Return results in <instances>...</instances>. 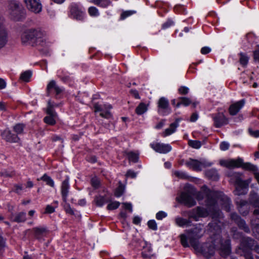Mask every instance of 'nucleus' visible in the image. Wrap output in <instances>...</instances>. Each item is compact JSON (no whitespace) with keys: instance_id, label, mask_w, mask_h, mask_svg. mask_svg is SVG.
Masks as SVG:
<instances>
[{"instance_id":"nucleus-6","label":"nucleus","mask_w":259,"mask_h":259,"mask_svg":"<svg viewBox=\"0 0 259 259\" xmlns=\"http://www.w3.org/2000/svg\"><path fill=\"white\" fill-rule=\"evenodd\" d=\"M185 164L187 167L195 171H200L204 168L211 166L212 163L204 158L199 160L189 158L186 162Z\"/></svg>"},{"instance_id":"nucleus-54","label":"nucleus","mask_w":259,"mask_h":259,"mask_svg":"<svg viewBox=\"0 0 259 259\" xmlns=\"http://www.w3.org/2000/svg\"><path fill=\"white\" fill-rule=\"evenodd\" d=\"M65 209L67 213H68L71 214H74V211L73 209L71 208L69 204H66L65 207Z\"/></svg>"},{"instance_id":"nucleus-32","label":"nucleus","mask_w":259,"mask_h":259,"mask_svg":"<svg viewBox=\"0 0 259 259\" xmlns=\"http://www.w3.org/2000/svg\"><path fill=\"white\" fill-rule=\"evenodd\" d=\"M240 59L239 62L241 65L243 66H246L248 62L249 57L246 54L240 53L239 54Z\"/></svg>"},{"instance_id":"nucleus-58","label":"nucleus","mask_w":259,"mask_h":259,"mask_svg":"<svg viewBox=\"0 0 259 259\" xmlns=\"http://www.w3.org/2000/svg\"><path fill=\"white\" fill-rule=\"evenodd\" d=\"M55 211V208L50 205H48L46 207V213H53V212H54Z\"/></svg>"},{"instance_id":"nucleus-35","label":"nucleus","mask_w":259,"mask_h":259,"mask_svg":"<svg viewBox=\"0 0 259 259\" xmlns=\"http://www.w3.org/2000/svg\"><path fill=\"white\" fill-rule=\"evenodd\" d=\"M40 180L45 181L48 185H49L52 187H54V182L53 180L50 177L47 176V175L45 174L40 178Z\"/></svg>"},{"instance_id":"nucleus-24","label":"nucleus","mask_w":259,"mask_h":259,"mask_svg":"<svg viewBox=\"0 0 259 259\" xmlns=\"http://www.w3.org/2000/svg\"><path fill=\"white\" fill-rule=\"evenodd\" d=\"M32 230L35 237L37 239H39L44 236L48 232L47 228L44 227H35L33 228Z\"/></svg>"},{"instance_id":"nucleus-34","label":"nucleus","mask_w":259,"mask_h":259,"mask_svg":"<svg viewBox=\"0 0 259 259\" xmlns=\"http://www.w3.org/2000/svg\"><path fill=\"white\" fill-rule=\"evenodd\" d=\"M25 125L22 123H18L13 127L14 131L17 134H21L23 133Z\"/></svg>"},{"instance_id":"nucleus-7","label":"nucleus","mask_w":259,"mask_h":259,"mask_svg":"<svg viewBox=\"0 0 259 259\" xmlns=\"http://www.w3.org/2000/svg\"><path fill=\"white\" fill-rule=\"evenodd\" d=\"M158 112L162 116H165L171 113V109L169 106L168 100L161 97L158 102Z\"/></svg>"},{"instance_id":"nucleus-4","label":"nucleus","mask_w":259,"mask_h":259,"mask_svg":"<svg viewBox=\"0 0 259 259\" xmlns=\"http://www.w3.org/2000/svg\"><path fill=\"white\" fill-rule=\"evenodd\" d=\"M220 164L229 168L242 167V168L253 171L254 173L257 171L256 166L249 162L244 163L243 159L241 158H238L236 159L221 160Z\"/></svg>"},{"instance_id":"nucleus-25","label":"nucleus","mask_w":259,"mask_h":259,"mask_svg":"<svg viewBox=\"0 0 259 259\" xmlns=\"http://www.w3.org/2000/svg\"><path fill=\"white\" fill-rule=\"evenodd\" d=\"M250 201L255 207L258 208L254 210L253 213L254 215L259 214V197L256 194H254L250 196Z\"/></svg>"},{"instance_id":"nucleus-27","label":"nucleus","mask_w":259,"mask_h":259,"mask_svg":"<svg viewBox=\"0 0 259 259\" xmlns=\"http://www.w3.org/2000/svg\"><path fill=\"white\" fill-rule=\"evenodd\" d=\"M189 219H185L181 217H177L175 219L176 224L179 227H184L185 226H191V221Z\"/></svg>"},{"instance_id":"nucleus-9","label":"nucleus","mask_w":259,"mask_h":259,"mask_svg":"<svg viewBox=\"0 0 259 259\" xmlns=\"http://www.w3.org/2000/svg\"><path fill=\"white\" fill-rule=\"evenodd\" d=\"M46 112L48 115L44 119V122L48 124L53 125L56 124V119L57 118V114L51 105L50 102H48V107Z\"/></svg>"},{"instance_id":"nucleus-56","label":"nucleus","mask_w":259,"mask_h":259,"mask_svg":"<svg viewBox=\"0 0 259 259\" xmlns=\"http://www.w3.org/2000/svg\"><path fill=\"white\" fill-rule=\"evenodd\" d=\"M126 176L134 178L137 176V174L132 170H129L127 171Z\"/></svg>"},{"instance_id":"nucleus-3","label":"nucleus","mask_w":259,"mask_h":259,"mask_svg":"<svg viewBox=\"0 0 259 259\" xmlns=\"http://www.w3.org/2000/svg\"><path fill=\"white\" fill-rule=\"evenodd\" d=\"M44 33L39 29H29L23 33L21 41L23 44L32 43L35 45H42L45 40Z\"/></svg>"},{"instance_id":"nucleus-13","label":"nucleus","mask_w":259,"mask_h":259,"mask_svg":"<svg viewBox=\"0 0 259 259\" xmlns=\"http://www.w3.org/2000/svg\"><path fill=\"white\" fill-rule=\"evenodd\" d=\"M179 200L189 207L194 206L196 203L194 198L189 194L186 192H182L181 193Z\"/></svg>"},{"instance_id":"nucleus-49","label":"nucleus","mask_w":259,"mask_h":259,"mask_svg":"<svg viewBox=\"0 0 259 259\" xmlns=\"http://www.w3.org/2000/svg\"><path fill=\"white\" fill-rule=\"evenodd\" d=\"M91 183L94 188H97L99 186L100 182L98 179L94 178L91 180Z\"/></svg>"},{"instance_id":"nucleus-63","label":"nucleus","mask_w":259,"mask_h":259,"mask_svg":"<svg viewBox=\"0 0 259 259\" xmlns=\"http://www.w3.org/2000/svg\"><path fill=\"white\" fill-rule=\"evenodd\" d=\"M6 86V83L5 81L3 79L0 78V89H3L5 88Z\"/></svg>"},{"instance_id":"nucleus-38","label":"nucleus","mask_w":259,"mask_h":259,"mask_svg":"<svg viewBox=\"0 0 259 259\" xmlns=\"http://www.w3.org/2000/svg\"><path fill=\"white\" fill-rule=\"evenodd\" d=\"M174 175L177 178L181 179H187L188 176L187 174L182 171L176 170L173 172Z\"/></svg>"},{"instance_id":"nucleus-40","label":"nucleus","mask_w":259,"mask_h":259,"mask_svg":"<svg viewBox=\"0 0 259 259\" xmlns=\"http://www.w3.org/2000/svg\"><path fill=\"white\" fill-rule=\"evenodd\" d=\"M127 156L130 161L134 162H136L138 161L139 158L138 154L134 152H131L127 153Z\"/></svg>"},{"instance_id":"nucleus-16","label":"nucleus","mask_w":259,"mask_h":259,"mask_svg":"<svg viewBox=\"0 0 259 259\" xmlns=\"http://www.w3.org/2000/svg\"><path fill=\"white\" fill-rule=\"evenodd\" d=\"M231 219L234 221L237 224L239 227L244 230L245 232H248L249 229L244 220H242L240 217L236 213H232L230 215Z\"/></svg>"},{"instance_id":"nucleus-62","label":"nucleus","mask_w":259,"mask_h":259,"mask_svg":"<svg viewBox=\"0 0 259 259\" xmlns=\"http://www.w3.org/2000/svg\"><path fill=\"white\" fill-rule=\"evenodd\" d=\"M165 120H162L161 121H160L156 126L155 128L157 129L161 128L163 125L164 124Z\"/></svg>"},{"instance_id":"nucleus-64","label":"nucleus","mask_w":259,"mask_h":259,"mask_svg":"<svg viewBox=\"0 0 259 259\" xmlns=\"http://www.w3.org/2000/svg\"><path fill=\"white\" fill-rule=\"evenodd\" d=\"M141 221V219L139 217H135L133 219V223L135 224L138 225L139 224Z\"/></svg>"},{"instance_id":"nucleus-51","label":"nucleus","mask_w":259,"mask_h":259,"mask_svg":"<svg viewBox=\"0 0 259 259\" xmlns=\"http://www.w3.org/2000/svg\"><path fill=\"white\" fill-rule=\"evenodd\" d=\"M14 188V192L17 194H19L20 191L23 189V186L22 184L15 185Z\"/></svg>"},{"instance_id":"nucleus-14","label":"nucleus","mask_w":259,"mask_h":259,"mask_svg":"<svg viewBox=\"0 0 259 259\" xmlns=\"http://www.w3.org/2000/svg\"><path fill=\"white\" fill-rule=\"evenodd\" d=\"M241 245L247 248L254 249L257 253H259V245H256L255 241L249 237L242 239Z\"/></svg>"},{"instance_id":"nucleus-12","label":"nucleus","mask_w":259,"mask_h":259,"mask_svg":"<svg viewBox=\"0 0 259 259\" xmlns=\"http://www.w3.org/2000/svg\"><path fill=\"white\" fill-rule=\"evenodd\" d=\"M150 147L155 152L162 154H166L170 152L172 149L169 144L158 142H153L151 143Z\"/></svg>"},{"instance_id":"nucleus-10","label":"nucleus","mask_w":259,"mask_h":259,"mask_svg":"<svg viewBox=\"0 0 259 259\" xmlns=\"http://www.w3.org/2000/svg\"><path fill=\"white\" fill-rule=\"evenodd\" d=\"M95 112H100V115L104 118H109L111 117V113L110 110L112 108V106L110 104H104L103 106L97 103L94 104Z\"/></svg>"},{"instance_id":"nucleus-21","label":"nucleus","mask_w":259,"mask_h":259,"mask_svg":"<svg viewBox=\"0 0 259 259\" xmlns=\"http://www.w3.org/2000/svg\"><path fill=\"white\" fill-rule=\"evenodd\" d=\"M54 89L56 94H59L63 91V89L62 88L59 87L56 82L54 80H51L47 85V93L48 96H49L51 91Z\"/></svg>"},{"instance_id":"nucleus-47","label":"nucleus","mask_w":259,"mask_h":259,"mask_svg":"<svg viewBox=\"0 0 259 259\" xmlns=\"http://www.w3.org/2000/svg\"><path fill=\"white\" fill-rule=\"evenodd\" d=\"M166 215L167 214L165 212L160 211L156 213V218L158 220H161L163 218L166 217Z\"/></svg>"},{"instance_id":"nucleus-2","label":"nucleus","mask_w":259,"mask_h":259,"mask_svg":"<svg viewBox=\"0 0 259 259\" xmlns=\"http://www.w3.org/2000/svg\"><path fill=\"white\" fill-rule=\"evenodd\" d=\"M207 208L197 206L188 212L189 219H192L195 221H198L200 218H206L209 214L213 218H222L223 214L218 208L219 204L227 211L231 210L230 199L222 193L209 192L207 195L205 200Z\"/></svg>"},{"instance_id":"nucleus-46","label":"nucleus","mask_w":259,"mask_h":259,"mask_svg":"<svg viewBox=\"0 0 259 259\" xmlns=\"http://www.w3.org/2000/svg\"><path fill=\"white\" fill-rule=\"evenodd\" d=\"M189 88L185 86H182L179 89V92L181 95H186L189 93Z\"/></svg>"},{"instance_id":"nucleus-43","label":"nucleus","mask_w":259,"mask_h":259,"mask_svg":"<svg viewBox=\"0 0 259 259\" xmlns=\"http://www.w3.org/2000/svg\"><path fill=\"white\" fill-rule=\"evenodd\" d=\"M124 188L122 185H119L115 191V195L117 197L121 196L123 193Z\"/></svg>"},{"instance_id":"nucleus-5","label":"nucleus","mask_w":259,"mask_h":259,"mask_svg":"<svg viewBox=\"0 0 259 259\" xmlns=\"http://www.w3.org/2000/svg\"><path fill=\"white\" fill-rule=\"evenodd\" d=\"M8 11L12 18L15 20L19 21L24 16V9L22 5L15 1L9 2Z\"/></svg>"},{"instance_id":"nucleus-41","label":"nucleus","mask_w":259,"mask_h":259,"mask_svg":"<svg viewBox=\"0 0 259 259\" xmlns=\"http://www.w3.org/2000/svg\"><path fill=\"white\" fill-rule=\"evenodd\" d=\"M120 205V202L118 201H114L110 203L107 207L108 210H113L117 208Z\"/></svg>"},{"instance_id":"nucleus-48","label":"nucleus","mask_w":259,"mask_h":259,"mask_svg":"<svg viewBox=\"0 0 259 259\" xmlns=\"http://www.w3.org/2000/svg\"><path fill=\"white\" fill-rule=\"evenodd\" d=\"M248 131H249L250 135L251 136H252L254 138L259 137V130L253 131V130H252L251 128H249Z\"/></svg>"},{"instance_id":"nucleus-33","label":"nucleus","mask_w":259,"mask_h":259,"mask_svg":"<svg viewBox=\"0 0 259 259\" xmlns=\"http://www.w3.org/2000/svg\"><path fill=\"white\" fill-rule=\"evenodd\" d=\"M95 201L98 206H102L106 202V199L104 196H98L95 198Z\"/></svg>"},{"instance_id":"nucleus-57","label":"nucleus","mask_w":259,"mask_h":259,"mask_svg":"<svg viewBox=\"0 0 259 259\" xmlns=\"http://www.w3.org/2000/svg\"><path fill=\"white\" fill-rule=\"evenodd\" d=\"M122 205L124 208L126 209H128L130 211L132 212V205L130 203H123Z\"/></svg>"},{"instance_id":"nucleus-60","label":"nucleus","mask_w":259,"mask_h":259,"mask_svg":"<svg viewBox=\"0 0 259 259\" xmlns=\"http://www.w3.org/2000/svg\"><path fill=\"white\" fill-rule=\"evenodd\" d=\"M0 174L5 177H12L14 176V174L13 172H11L10 173L8 172L7 171H5L2 172H0Z\"/></svg>"},{"instance_id":"nucleus-26","label":"nucleus","mask_w":259,"mask_h":259,"mask_svg":"<svg viewBox=\"0 0 259 259\" xmlns=\"http://www.w3.org/2000/svg\"><path fill=\"white\" fill-rule=\"evenodd\" d=\"M142 254L144 258H149L152 256V249L150 244L145 243L142 249Z\"/></svg>"},{"instance_id":"nucleus-17","label":"nucleus","mask_w":259,"mask_h":259,"mask_svg":"<svg viewBox=\"0 0 259 259\" xmlns=\"http://www.w3.org/2000/svg\"><path fill=\"white\" fill-rule=\"evenodd\" d=\"M244 100H241L232 104L229 109L230 114L231 115L237 114L240 110L244 106Z\"/></svg>"},{"instance_id":"nucleus-30","label":"nucleus","mask_w":259,"mask_h":259,"mask_svg":"<svg viewBox=\"0 0 259 259\" xmlns=\"http://www.w3.org/2000/svg\"><path fill=\"white\" fill-rule=\"evenodd\" d=\"M179 100L180 101L176 104V107L177 108H179L181 105L188 106L192 103L191 100L186 97H180L179 98Z\"/></svg>"},{"instance_id":"nucleus-28","label":"nucleus","mask_w":259,"mask_h":259,"mask_svg":"<svg viewBox=\"0 0 259 259\" xmlns=\"http://www.w3.org/2000/svg\"><path fill=\"white\" fill-rule=\"evenodd\" d=\"M205 175L209 179L217 181L219 177L218 172L215 169L212 168L205 171Z\"/></svg>"},{"instance_id":"nucleus-44","label":"nucleus","mask_w":259,"mask_h":259,"mask_svg":"<svg viewBox=\"0 0 259 259\" xmlns=\"http://www.w3.org/2000/svg\"><path fill=\"white\" fill-rule=\"evenodd\" d=\"M135 13H136V12L134 11H125L121 14V16H120L121 19H124L126 18H127V17L131 16L132 15L134 14Z\"/></svg>"},{"instance_id":"nucleus-39","label":"nucleus","mask_w":259,"mask_h":259,"mask_svg":"<svg viewBox=\"0 0 259 259\" xmlns=\"http://www.w3.org/2000/svg\"><path fill=\"white\" fill-rule=\"evenodd\" d=\"M188 143L190 146L195 149H199L201 146V142L197 140H190Z\"/></svg>"},{"instance_id":"nucleus-52","label":"nucleus","mask_w":259,"mask_h":259,"mask_svg":"<svg viewBox=\"0 0 259 259\" xmlns=\"http://www.w3.org/2000/svg\"><path fill=\"white\" fill-rule=\"evenodd\" d=\"M174 22L172 20H168L162 25L163 28H167L174 24Z\"/></svg>"},{"instance_id":"nucleus-29","label":"nucleus","mask_w":259,"mask_h":259,"mask_svg":"<svg viewBox=\"0 0 259 259\" xmlns=\"http://www.w3.org/2000/svg\"><path fill=\"white\" fill-rule=\"evenodd\" d=\"M247 202L245 200H241L239 202L238 209L240 212L243 215H246L248 213Z\"/></svg>"},{"instance_id":"nucleus-61","label":"nucleus","mask_w":259,"mask_h":259,"mask_svg":"<svg viewBox=\"0 0 259 259\" xmlns=\"http://www.w3.org/2000/svg\"><path fill=\"white\" fill-rule=\"evenodd\" d=\"M198 114L196 113H194L192 114L191 118H190V121L191 122H195L198 119Z\"/></svg>"},{"instance_id":"nucleus-1","label":"nucleus","mask_w":259,"mask_h":259,"mask_svg":"<svg viewBox=\"0 0 259 259\" xmlns=\"http://www.w3.org/2000/svg\"><path fill=\"white\" fill-rule=\"evenodd\" d=\"M186 232L188 237L185 234L180 235L181 242L185 247L189 246L188 239L191 246L197 252H201L204 257L210 258L214 253L215 247L220 250L222 256H226L231 252L230 241L226 240L224 242L221 239L220 236H217V238L211 243L207 242L203 245L199 244L198 240L203 235L204 231L202 227L199 224L194 228L186 230Z\"/></svg>"},{"instance_id":"nucleus-19","label":"nucleus","mask_w":259,"mask_h":259,"mask_svg":"<svg viewBox=\"0 0 259 259\" xmlns=\"http://www.w3.org/2000/svg\"><path fill=\"white\" fill-rule=\"evenodd\" d=\"M180 120V118L176 119L175 121L171 123L169 127L164 131L162 134V136L165 137L175 133L177 128L179 126V122Z\"/></svg>"},{"instance_id":"nucleus-22","label":"nucleus","mask_w":259,"mask_h":259,"mask_svg":"<svg viewBox=\"0 0 259 259\" xmlns=\"http://www.w3.org/2000/svg\"><path fill=\"white\" fill-rule=\"evenodd\" d=\"M72 15L77 20L83 19L84 16V11L79 9L76 6H73L71 9Z\"/></svg>"},{"instance_id":"nucleus-18","label":"nucleus","mask_w":259,"mask_h":259,"mask_svg":"<svg viewBox=\"0 0 259 259\" xmlns=\"http://www.w3.org/2000/svg\"><path fill=\"white\" fill-rule=\"evenodd\" d=\"M69 179L67 178L62 183L61 191L63 200L66 202L67 197L69 194Z\"/></svg>"},{"instance_id":"nucleus-50","label":"nucleus","mask_w":259,"mask_h":259,"mask_svg":"<svg viewBox=\"0 0 259 259\" xmlns=\"http://www.w3.org/2000/svg\"><path fill=\"white\" fill-rule=\"evenodd\" d=\"M220 149L222 150L225 151L228 149L229 144L226 142H223L220 144Z\"/></svg>"},{"instance_id":"nucleus-53","label":"nucleus","mask_w":259,"mask_h":259,"mask_svg":"<svg viewBox=\"0 0 259 259\" xmlns=\"http://www.w3.org/2000/svg\"><path fill=\"white\" fill-rule=\"evenodd\" d=\"M253 59L255 62L259 63V50L253 52Z\"/></svg>"},{"instance_id":"nucleus-20","label":"nucleus","mask_w":259,"mask_h":259,"mask_svg":"<svg viewBox=\"0 0 259 259\" xmlns=\"http://www.w3.org/2000/svg\"><path fill=\"white\" fill-rule=\"evenodd\" d=\"M240 174L235 172L233 175V178H234L235 179V182L238 187H239L241 188H245L248 186V184L251 182V180L248 179L245 181H242L240 178Z\"/></svg>"},{"instance_id":"nucleus-23","label":"nucleus","mask_w":259,"mask_h":259,"mask_svg":"<svg viewBox=\"0 0 259 259\" xmlns=\"http://www.w3.org/2000/svg\"><path fill=\"white\" fill-rule=\"evenodd\" d=\"M10 219L13 222L17 223L24 222L26 220V213L21 212L15 215L12 214Z\"/></svg>"},{"instance_id":"nucleus-42","label":"nucleus","mask_w":259,"mask_h":259,"mask_svg":"<svg viewBox=\"0 0 259 259\" xmlns=\"http://www.w3.org/2000/svg\"><path fill=\"white\" fill-rule=\"evenodd\" d=\"M89 13L92 16H97L99 15L98 9L94 7H91L89 8Z\"/></svg>"},{"instance_id":"nucleus-59","label":"nucleus","mask_w":259,"mask_h":259,"mask_svg":"<svg viewBox=\"0 0 259 259\" xmlns=\"http://www.w3.org/2000/svg\"><path fill=\"white\" fill-rule=\"evenodd\" d=\"M131 93L136 99H140V96L137 90H132L131 91Z\"/></svg>"},{"instance_id":"nucleus-15","label":"nucleus","mask_w":259,"mask_h":259,"mask_svg":"<svg viewBox=\"0 0 259 259\" xmlns=\"http://www.w3.org/2000/svg\"><path fill=\"white\" fill-rule=\"evenodd\" d=\"M2 136L6 141L11 143H16L20 140L18 136L13 134L11 131L8 130H5L2 133Z\"/></svg>"},{"instance_id":"nucleus-8","label":"nucleus","mask_w":259,"mask_h":259,"mask_svg":"<svg viewBox=\"0 0 259 259\" xmlns=\"http://www.w3.org/2000/svg\"><path fill=\"white\" fill-rule=\"evenodd\" d=\"M27 9L35 13L38 14L42 10V5L39 0H24Z\"/></svg>"},{"instance_id":"nucleus-36","label":"nucleus","mask_w":259,"mask_h":259,"mask_svg":"<svg viewBox=\"0 0 259 259\" xmlns=\"http://www.w3.org/2000/svg\"><path fill=\"white\" fill-rule=\"evenodd\" d=\"M92 1L95 4L102 7H106L110 3L109 0H92Z\"/></svg>"},{"instance_id":"nucleus-11","label":"nucleus","mask_w":259,"mask_h":259,"mask_svg":"<svg viewBox=\"0 0 259 259\" xmlns=\"http://www.w3.org/2000/svg\"><path fill=\"white\" fill-rule=\"evenodd\" d=\"M211 117L213 119L214 125L217 128L228 123V119L223 112L212 114Z\"/></svg>"},{"instance_id":"nucleus-45","label":"nucleus","mask_w":259,"mask_h":259,"mask_svg":"<svg viewBox=\"0 0 259 259\" xmlns=\"http://www.w3.org/2000/svg\"><path fill=\"white\" fill-rule=\"evenodd\" d=\"M149 228L153 230H156L157 229V224L154 220H150L148 222Z\"/></svg>"},{"instance_id":"nucleus-37","label":"nucleus","mask_w":259,"mask_h":259,"mask_svg":"<svg viewBox=\"0 0 259 259\" xmlns=\"http://www.w3.org/2000/svg\"><path fill=\"white\" fill-rule=\"evenodd\" d=\"M31 72L30 71H26L21 74L20 79L25 82H28L31 76Z\"/></svg>"},{"instance_id":"nucleus-31","label":"nucleus","mask_w":259,"mask_h":259,"mask_svg":"<svg viewBox=\"0 0 259 259\" xmlns=\"http://www.w3.org/2000/svg\"><path fill=\"white\" fill-rule=\"evenodd\" d=\"M148 110L147 105L144 103H141L136 109V113L138 115H142L145 113Z\"/></svg>"},{"instance_id":"nucleus-55","label":"nucleus","mask_w":259,"mask_h":259,"mask_svg":"<svg viewBox=\"0 0 259 259\" xmlns=\"http://www.w3.org/2000/svg\"><path fill=\"white\" fill-rule=\"evenodd\" d=\"M210 51H211L210 48H209V47H203L201 49V54L205 55V54H207L208 53H209L210 52Z\"/></svg>"}]
</instances>
